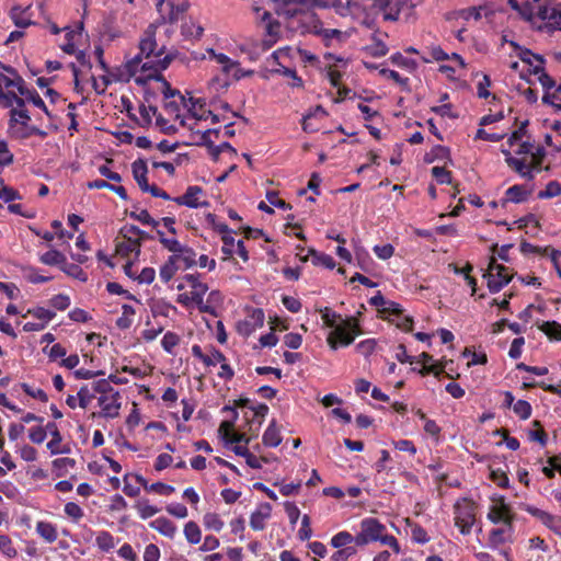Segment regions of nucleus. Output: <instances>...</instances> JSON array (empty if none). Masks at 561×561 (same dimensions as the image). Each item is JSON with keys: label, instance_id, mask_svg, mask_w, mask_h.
Returning <instances> with one entry per match:
<instances>
[{"label": "nucleus", "instance_id": "obj_46", "mask_svg": "<svg viewBox=\"0 0 561 561\" xmlns=\"http://www.w3.org/2000/svg\"><path fill=\"white\" fill-rule=\"evenodd\" d=\"M560 460H561V454L549 457L547 460L549 466L542 467V469H541L542 473L549 479L554 478L556 471H558L561 474Z\"/></svg>", "mask_w": 561, "mask_h": 561}, {"label": "nucleus", "instance_id": "obj_57", "mask_svg": "<svg viewBox=\"0 0 561 561\" xmlns=\"http://www.w3.org/2000/svg\"><path fill=\"white\" fill-rule=\"evenodd\" d=\"M64 511L73 523H78L84 516L83 510L75 502L66 503Z\"/></svg>", "mask_w": 561, "mask_h": 561}, {"label": "nucleus", "instance_id": "obj_9", "mask_svg": "<svg viewBox=\"0 0 561 561\" xmlns=\"http://www.w3.org/2000/svg\"><path fill=\"white\" fill-rule=\"evenodd\" d=\"M522 508L561 538V516L553 515L530 504H524Z\"/></svg>", "mask_w": 561, "mask_h": 561}, {"label": "nucleus", "instance_id": "obj_43", "mask_svg": "<svg viewBox=\"0 0 561 561\" xmlns=\"http://www.w3.org/2000/svg\"><path fill=\"white\" fill-rule=\"evenodd\" d=\"M533 425L537 428L528 432L529 440L537 442L541 447H545L548 443V435L546 431L543 430L541 423L537 420L533 422Z\"/></svg>", "mask_w": 561, "mask_h": 561}, {"label": "nucleus", "instance_id": "obj_52", "mask_svg": "<svg viewBox=\"0 0 561 561\" xmlns=\"http://www.w3.org/2000/svg\"><path fill=\"white\" fill-rule=\"evenodd\" d=\"M76 463L77 462L73 458H68V457L57 458V459L53 460V468L55 470H57V476L61 477L67 472V470L69 468H71V469L75 468Z\"/></svg>", "mask_w": 561, "mask_h": 561}, {"label": "nucleus", "instance_id": "obj_3", "mask_svg": "<svg viewBox=\"0 0 561 561\" xmlns=\"http://www.w3.org/2000/svg\"><path fill=\"white\" fill-rule=\"evenodd\" d=\"M3 71L5 73L0 72V105L7 108L12 107L13 104L23 107L25 101L21 95L25 93L24 79L11 66L4 68Z\"/></svg>", "mask_w": 561, "mask_h": 561}, {"label": "nucleus", "instance_id": "obj_29", "mask_svg": "<svg viewBox=\"0 0 561 561\" xmlns=\"http://www.w3.org/2000/svg\"><path fill=\"white\" fill-rule=\"evenodd\" d=\"M66 256L64 253H61L60 251L58 250H55V249H51L45 253H43L41 256H39V262L45 264V265H49V266H59L61 268V266L65 264L66 262Z\"/></svg>", "mask_w": 561, "mask_h": 561}, {"label": "nucleus", "instance_id": "obj_16", "mask_svg": "<svg viewBox=\"0 0 561 561\" xmlns=\"http://www.w3.org/2000/svg\"><path fill=\"white\" fill-rule=\"evenodd\" d=\"M10 18L14 25L19 28H26L34 24L32 21L33 12L32 7H21V5H14L10 10Z\"/></svg>", "mask_w": 561, "mask_h": 561}, {"label": "nucleus", "instance_id": "obj_60", "mask_svg": "<svg viewBox=\"0 0 561 561\" xmlns=\"http://www.w3.org/2000/svg\"><path fill=\"white\" fill-rule=\"evenodd\" d=\"M25 272V278L32 284L47 283L51 279L49 276H43L37 273V268L33 266H26L23 268Z\"/></svg>", "mask_w": 561, "mask_h": 561}, {"label": "nucleus", "instance_id": "obj_11", "mask_svg": "<svg viewBox=\"0 0 561 561\" xmlns=\"http://www.w3.org/2000/svg\"><path fill=\"white\" fill-rule=\"evenodd\" d=\"M488 519L493 524L504 523L508 527H512L514 515L510 505L505 503L504 497L500 499L499 504L490 507Z\"/></svg>", "mask_w": 561, "mask_h": 561}, {"label": "nucleus", "instance_id": "obj_38", "mask_svg": "<svg viewBox=\"0 0 561 561\" xmlns=\"http://www.w3.org/2000/svg\"><path fill=\"white\" fill-rule=\"evenodd\" d=\"M402 7V1L391 2L390 0H387V5L385 9H382L381 12L383 20L391 22L397 21L399 19Z\"/></svg>", "mask_w": 561, "mask_h": 561}, {"label": "nucleus", "instance_id": "obj_53", "mask_svg": "<svg viewBox=\"0 0 561 561\" xmlns=\"http://www.w3.org/2000/svg\"><path fill=\"white\" fill-rule=\"evenodd\" d=\"M27 314H31L38 320H42L41 323H45V325L56 317V313L54 311L45 309L43 307H35L33 309H28Z\"/></svg>", "mask_w": 561, "mask_h": 561}, {"label": "nucleus", "instance_id": "obj_18", "mask_svg": "<svg viewBox=\"0 0 561 561\" xmlns=\"http://www.w3.org/2000/svg\"><path fill=\"white\" fill-rule=\"evenodd\" d=\"M199 274H186L184 279L192 287V299L195 304L201 305L203 302V297L208 290V286L198 279Z\"/></svg>", "mask_w": 561, "mask_h": 561}, {"label": "nucleus", "instance_id": "obj_34", "mask_svg": "<svg viewBox=\"0 0 561 561\" xmlns=\"http://www.w3.org/2000/svg\"><path fill=\"white\" fill-rule=\"evenodd\" d=\"M308 254L312 256V264L316 266L321 265L329 270H333L336 265L334 259L331 255L320 253L312 248L308 250Z\"/></svg>", "mask_w": 561, "mask_h": 561}, {"label": "nucleus", "instance_id": "obj_14", "mask_svg": "<svg viewBox=\"0 0 561 561\" xmlns=\"http://www.w3.org/2000/svg\"><path fill=\"white\" fill-rule=\"evenodd\" d=\"M272 505L267 502L261 503L250 516V527L255 531H261L266 526V520L271 518Z\"/></svg>", "mask_w": 561, "mask_h": 561}, {"label": "nucleus", "instance_id": "obj_17", "mask_svg": "<svg viewBox=\"0 0 561 561\" xmlns=\"http://www.w3.org/2000/svg\"><path fill=\"white\" fill-rule=\"evenodd\" d=\"M119 394L117 391L111 396H101L99 398V405L102 408L101 415L104 417L114 419L118 415L121 403L118 402Z\"/></svg>", "mask_w": 561, "mask_h": 561}, {"label": "nucleus", "instance_id": "obj_55", "mask_svg": "<svg viewBox=\"0 0 561 561\" xmlns=\"http://www.w3.org/2000/svg\"><path fill=\"white\" fill-rule=\"evenodd\" d=\"M179 343L180 336L171 331H168L161 340L162 348L169 354H173V350Z\"/></svg>", "mask_w": 561, "mask_h": 561}, {"label": "nucleus", "instance_id": "obj_58", "mask_svg": "<svg viewBox=\"0 0 561 561\" xmlns=\"http://www.w3.org/2000/svg\"><path fill=\"white\" fill-rule=\"evenodd\" d=\"M0 199L10 203L15 199H21V195L13 187L5 185L3 180H0Z\"/></svg>", "mask_w": 561, "mask_h": 561}, {"label": "nucleus", "instance_id": "obj_27", "mask_svg": "<svg viewBox=\"0 0 561 561\" xmlns=\"http://www.w3.org/2000/svg\"><path fill=\"white\" fill-rule=\"evenodd\" d=\"M172 256H176V263L182 262L184 268H191L197 264L196 252L186 245H183L181 250L176 254H172Z\"/></svg>", "mask_w": 561, "mask_h": 561}, {"label": "nucleus", "instance_id": "obj_56", "mask_svg": "<svg viewBox=\"0 0 561 561\" xmlns=\"http://www.w3.org/2000/svg\"><path fill=\"white\" fill-rule=\"evenodd\" d=\"M561 195V184L558 181H550L546 188L538 193V197L541 199L552 198Z\"/></svg>", "mask_w": 561, "mask_h": 561}, {"label": "nucleus", "instance_id": "obj_7", "mask_svg": "<svg viewBox=\"0 0 561 561\" xmlns=\"http://www.w3.org/2000/svg\"><path fill=\"white\" fill-rule=\"evenodd\" d=\"M483 277L486 279L490 293L495 294L511 282L513 275L510 273L508 267L499 264L496 259L491 256L488 270L483 274Z\"/></svg>", "mask_w": 561, "mask_h": 561}, {"label": "nucleus", "instance_id": "obj_31", "mask_svg": "<svg viewBox=\"0 0 561 561\" xmlns=\"http://www.w3.org/2000/svg\"><path fill=\"white\" fill-rule=\"evenodd\" d=\"M529 195V192L525 190L523 185L515 184L511 187H508L505 192V201L506 202H513V203H523L527 199Z\"/></svg>", "mask_w": 561, "mask_h": 561}, {"label": "nucleus", "instance_id": "obj_51", "mask_svg": "<svg viewBox=\"0 0 561 561\" xmlns=\"http://www.w3.org/2000/svg\"><path fill=\"white\" fill-rule=\"evenodd\" d=\"M514 413L520 420H528L531 416V404L526 400H517L513 405Z\"/></svg>", "mask_w": 561, "mask_h": 561}, {"label": "nucleus", "instance_id": "obj_37", "mask_svg": "<svg viewBox=\"0 0 561 561\" xmlns=\"http://www.w3.org/2000/svg\"><path fill=\"white\" fill-rule=\"evenodd\" d=\"M136 311L130 305H123L122 316L116 320V325L121 330H127L131 327Z\"/></svg>", "mask_w": 561, "mask_h": 561}, {"label": "nucleus", "instance_id": "obj_12", "mask_svg": "<svg viewBox=\"0 0 561 561\" xmlns=\"http://www.w3.org/2000/svg\"><path fill=\"white\" fill-rule=\"evenodd\" d=\"M203 188L197 185H191L186 188L185 193L181 196L174 197L173 201L178 205H183L190 208H199L208 206V202H199L197 196L203 194Z\"/></svg>", "mask_w": 561, "mask_h": 561}, {"label": "nucleus", "instance_id": "obj_33", "mask_svg": "<svg viewBox=\"0 0 561 561\" xmlns=\"http://www.w3.org/2000/svg\"><path fill=\"white\" fill-rule=\"evenodd\" d=\"M116 252L122 256H128L133 252L138 255L140 253V242L137 238L135 240L124 239V241L117 242Z\"/></svg>", "mask_w": 561, "mask_h": 561}, {"label": "nucleus", "instance_id": "obj_8", "mask_svg": "<svg viewBox=\"0 0 561 561\" xmlns=\"http://www.w3.org/2000/svg\"><path fill=\"white\" fill-rule=\"evenodd\" d=\"M360 530L356 535V546L364 547L370 542L378 541L381 534L386 531V526L377 518L366 517L360 520Z\"/></svg>", "mask_w": 561, "mask_h": 561}, {"label": "nucleus", "instance_id": "obj_63", "mask_svg": "<svg viewBox=\"0 0 561 561\" xmlns=\"http://www.w3.org/2000/svg\"><path fill=\"white\" fill-rule=\"evenodd\" d=\"M356 553V547L340 548L331 556V561H348Z\"/></svg>", "mask_w": 561, "mask_h": 561}, {"label": "nucleus", "instance_id": "obj_1", "mask_svg": "<svg viewBox=\"0 0 561 561\" xmlns=\"http://www.w3.org/2000/svg\"><path fill=\"white\" fill-rule=\"evenodd\" d=\"M156 9L158 11L159 19L146 28L139 41V53L126 64L130 76L136 73L144 58L148 60L161 58V55L164 54V47H161L156 51L158 46L156 41L157 27L161 24L176 23L181 15L188 10V2L183 1L176 4L174 0H157Z\"/></svg>", "mask_w": 561, "mask_h": 561}, {"label": "nucleus", "instance_id": "obj_22", "mask_svg": "<svg viewBox=\"0 0 561 561\" xmlns=\"http://www.w3.org/2000/svg\"><path fill=\"white\" fill-rule=\"evenodd\" d=\"M149 526L170 539H173L178 531L175 524L167 517H158Z\"/></svg>", "mask_w": 561, "mask_h": 561}, {"label": "nucleus", "instance_id": "obj_20", "mask_svg": "<svg viewBox=\"0 0 561 561\" xmlns=\"http://www.w3.org/2000/svg\"><path fill=\"white\" fill-rule=\"evenodd\" d=\"M283 440L280 434V427L277 425L275 419H273L267 428L264 431L262 436V443L266 447H277Z\"/></svg>", "mask_w": 561, "mask_h": 561}, {"label": "nucleus", "instance_id": "obj_13", "mask_svg": "<svg viewBox=\"0 0 561 561\" xmlns=\"http://www.w3.org/2000/svg\"><path fill=\"white\" fill-rule=\"evenodd\" d=\"M188 102H190L188 112L194 118H196L198 121H202V119L206 121V119L210 118L213 124H216L219 122V117L217 114H214L210 110L205 108L206 102L204 99H196V98L191 96L188 99Z\"/></svg>", "mask_w": 561, "mask_h": 561}, {"label": "nucleus", "instance_id": "obj_41", "mask_svg": "<svg viewBox=\"0 0 561 561\" xmlns=\"http://www.w3.org/2000/svg\"><path fill=\"white\" fill-rule=\"evenodd\" d=\"M184 536L188 543L196 545L202 539V531L199 526L195 522H188L184 526Z\"/></svg>", "mask_w": 561, "mask_h": 561}, {"label": "nucleus", "instance_id": "obj_15", "mask_svg": "<svg viewBox=\"0 0 561 561\" xmlns=\"http://www.w3.org/2000/svg\"><path fill=\"white\" fill-rule=\"evenodd\" d=\"M249 409L252 411V417L248 420L249 432H251L252 436H257L259 431L264 422L265 416L268 413V407L265 403H259L256 405H251Z\"/></svg>", "mask_w": 561, "mask_h": 561}, {"label": "nucleus", "instance_id": "obj_40", "mask_svg": "<svg viewBox=\"0 0 561 561\" xmlns=\"http://www.w3.org/2000/svg\"><path fill=\"white\" fill-rule=\"evenodd\" d=\"M491 12V10L486 5H479V7H470L467 9H463L461 11V16L465 20H474L479 21L483 15L488 16Z\"/></svg>", "mask_w": 561, "mask_h": 561}, {"label": "nucleus", "instance_id": "obj_59", "mask_svg": "<svg viewBox=\"0 0 561 561\" xmlns=\"http://www.w3.org/2000/svg\"><path fill=\"white\" fill-rule=\"evenodd\" d=\"M129 217L140 221L142 225L152 226L153 228H157L159 225V221L153 219L147 209H141L140 211H130Z\"/></svg>", "mask_w": 561, "mask_h": 561}, {"label": "nucleus", "instance_id": "obj_21", "mask_svg": "<svg viewBox=\"0 0 561 561\" xmlns=\"http://www.w3.org/2000/svg\"><path fill=\"white\" fill-rule=\"evenodd\" d=\"M30 122H21V124L16 125L14 128H10L12 135L18 139H26L33 135H36L41 138H45L47 133L36 126H32L28 124Z\"/></svg>", "mask_w": 561, "mask_h": 561}, {"label": "nucleus", "instance_id": "obj_49", "mask_svg": "<svg viewBox=\"0 0 561 561\" xmlns=\"http://www.w3.org/2000/svg\"><path fill=\"white\" fill-rule=\"evenodd\" d=\"M51 435V439L47 443V449L53 450L56 446H59L62 442V436L58 430V426L55 422H48L46 424V433Z\"/></svg>", "mask_w": 561, "mask_h": 561}, {"label": "nucleus", "instance_id": "obj_30", "mask_svg": "<svg viewBox=\"0 0 561 561\" xmlns=\"http://www.w3.org/2000/svg\"><path fill=\"white\" fill-rule=\"evenodd\" d=\"M134 507L141 519H148L160 512V508L151 505L147 499L138 500Z\"/></svg>", "mask_w": 561, "mask_h": 561}, {"label": "nucleus", "instance_id": "obj_35", "mask_svg": "<svg viewBox=\"0 0 561 561\" xmlns=\"http://www.w3.org/2000/svg\"><path fill=\"white\" fill-rule=\"evenodd\" d=\"M176 256L170 255L168 261L160 267V278L163 283H169L175 275L179 266L176 265Z\"/></svg>", "mask_w": 561, "mask_h": 561}, {"label": "nucleus", "instance_id": "obj_50", "mask_svg": "<svg viewBox=\"0 0 561 561\" xmlns=\"http://www.w3.org/2000/svg\"><path fill=\"white\" fill-rule=\"evenodd\" d=\"M60 270L67 275L77 278L81 282H87L88 279L85 272L78 264L67 263L66 261Z\"/></svg>", "mask_w": 561, "mask_h": 561}, {"label": "nucleus", "instance_id": "obj_62", "mask_svg": "<svg viewBox=\"0 0 561 561\" xmlns=\"http://www.w3.org/2000/svg\"><path fill=\"white\" fill-rule=\"evenodd\" d=\"M147 492L168 496L175 492V488L163 482H154L149 485Z\"/></svg>", "mask_w": 561, "mask_h": 561}, {"label": "nucleus", "instance_id": "obj_36", "mask_svg": "<svg viewBox=\"0 0 561 561\" xmlns=\"http://www.w3.org/2000/svg\"><path fill=\"white\" fill-rule=\"evenodd\" d=\"M10 119H9V127L14 128L16 125L21 124V122H30L31 116L28 114V111L25 108V105L23 107H20L16 105V107H10Z\"/></svg>", "mask_w": 561, "mask_h": 561}, {"label": "nucleus", "instance_id": "obj_54", "mask_svg": "<svg viewBox=\"0 0 561 561\" xmlns=\"http://www.w3.org/2000/svg\"><path fill=\"white\" fill-rule=\"evenodd\" d=\"M0 551L9 559H13L18 556V551L8 535L0 534Z\"/></svg>", "mask_w": 561, "mask_h": 561}, {"label": "nucleus", "instance_id": "obj_61", "mask_svg": "<svg viewBox=\"0 0 561 561\" xmlns=\"http://www.w3.org/2000/svg\"><path fill=\"white\" fill-rule=\"evenodd\" d=\"M432 175L436 179L439 184H451V172L444 167H433Z\"/></svg>", "mask_w": 561, "mask_h": 561}, {"label": "nucleus", "instance_id": "obj_45", "mask_svg": "<svg viewBox=\"0 0 561 561\" xmlns=\"http://www.w3.org/2000/svg\"><path fill=\"white\" fill-rule=\"evenodd\" d=\"M319 312L321 313V318L323 320V323L328 328H335L337 327V321L343 322L342 316L333 311L330 307H324L319 309Z\"/></svg>", "mask_w": 561, "mask_h": 561}, {"label": "nucleus", "instance_id": "obj_48", "mask_svg": "<svg viewBox=\"0 0 561 561\" xmlns=\"http://www.w3.org/2000/svg\"><path fill=\"white\" fill-rule=\"evenodd\" d=\"M210 54L213 58L222 66V71L226 73H230L233 68L237 67L238 62L232 60L230 57L222 53H215V50L210 49Z\"/></svg>", "mask_w": 561, "mask_h": 561}, {"label": "nucleus", "instance_id": "obj_2", "mask_svg": "<svg viewBox=\"0 0 561 561\" xmlns=\"http://www.w3.org/2000/svg\"><path fill=\"white\" fill-rule=\"evenodd\" d=\"M387 5V0H335L333 7L343 16L352 15L362 20V24L368 28L376 25L377 16Z\"/></svg>", "mask_w": 561, "mask_h": 561}, {"label": "nucleus", "instance_id": "obj_23", "mask_svg": "<svg viewBox=\"0 0 561 561\" xmlns=\"http://www.w3.org/2000/svg\"><path fill=\"white\" fill-rule=\"evenodd\" d=\"M547 7L545 0H525L520 3L518 13L527 21H531L534 16H538L540 8Z\"/></svg>", "mask_w": 561, "mask_h": 561}, {"label": "nucleus", "instance_id": "obj_39", "mask_svg": "<svg viewBox=\"0 0 561 561\" xmlns=\"http://www.w3.org/2000/svg\"><path fill=\"white\" fill-rule=\"evenodd\" d=\"M95 545L103 552H108L115 547V540L110 531H99L95 538Z\"/></svg>", "mask_w": 561, "mask_h": 561}, {"label": "nucleus", "instance_id": "obj_47", "mask_svg": "<svg viewBox=\"0 0 561 561\" xmlns=\"http://www.w3.org/2000/svg\"><path fill=\"white\" fill-rule=\"evenodd\" d=\"M203 524L207 529L219 533L225 523L217 513H206L203 517Z\"/></svg>", "mask_w": 561, "mask_h": 561}, {"label": "nucleus", "instance_id": "obj_26", "mask_svg": "<svg viewBox=\"0 0 561 561\" xmlns=\"http://www.w3.org/2000/svg\"><path fill=\"white\" fill-rule=\"evenodd\" d=\"M36 531L48 543H53L57 540L58 534L56 526L49 522H37Z\"/></svg>", "mask_w": 561, "mask_h": 561}, {"label": "nucleus", "instance_id": "obj_4", "mask_svg": "<svg viewBox=\"0 0 561 561\" xmlns=\"http://www.w3.org/2000/svg\"><path fill=\"white\" fill-rule=\"evenodd\" d=\"M358 334H360L358 321L355 318H347L329 333L327 342L330 348L335 351L339 346L351 345Z\"/></svg>", "mask_w": 561, "mask_h": 561}, {"label": "nucleus", "instance_id": "obj_64", "mask_svg": "<svg viewBox=\"0 0 561 561\" xmlns=\"http://www.w3.org/2000/svg\"><path fill=\"white\" fill-rule=\"evenodd\" d=\"M49 304L55 309L64 311L70 306V297L65 294H58L49 299Z\"/></svg>", "mask_w": 561, "mask_h": 561}, {"label": "nucleus", "instance_id": "obj_5", "mask_svg": "<svg viewBox=\"0 0 561 561\" xmlns=\"http://www.w3.org/2000/svg\"><path fill=\"white\" fill-rule=\"evenodd\" d=\"M173 60V55L168 54L162 58L150 59L140 65L141 75L135 78V82L138 85H145L148 81H164V77L162 71L165 70L171 61Z\"/></svg>", "mask_w": 561, "mask_h": 561}, {"label": "nucleus", "instance_id": "obj_42", "mask_svg": "<svg viewBox=\"0 0 561 561\" xmlns=\"http://www.w3.org/2000/svg\"><path fill=\"white\" fill-rule=\"evenodd\" d=\"M539 329L550 340L561 341V324L557 321H545L539 325Z\"/></svg>", "mask_w": 561, "mask_h": 561}, {"label": "nucleus", "instance_id": "obj_44", "mask_svg": "<svg viewBox=\"0 0 561 561\" xmlns=\"http://www.w3.org/2000/svg\"><path fill=\"white\" fill-rule=\"evenodd\" d=\"M24 92L25 93L21 95V98H23L24 101L32 102L36 107L41 108L47 116H50V112L48 111L45 102L39 96L36 90H28L27 88H25Z\"/></svg>", "mask_w": 561, "mask_h": 561}, {"label": "nucleus", "instance_id": "obj_32", "mask_svg": "<svg viewBox=\"0 0 561 561\" xmlns=\"http://www.w3.org/2000/svg\"><path fill=\"white\" fill-rule=\"evenodd\" d=\"M203 33L204 28L192 20L184 22L181 26V34L185 39H199Z\"/></svg>", "mask_w": 561, "mask_h": 561}, {"label": "nucleus", "instance_id": "obj_28", "mask_svg": "<svg viewBox=\"0 0 561 561\" xmlns=\"http://www.w3.org/2000/svg\"><path fill=\"white\" fill-rule=\"evenodd\" d=\"M538 18L543 21H550L554 28L561 30V11H558L556 8H550L548 5L540 8L538 11Z\"/></svg>", "mask_w": 561, "mask_h": 561}, {"label": "nucleus", "instance_id": "obj_10", "mask_svg": "<svg viewBox=\"0 0 561 561\" xmlns=\"http://www.w3.org/2000/svg\"><path fill=\"white\" fill-rule=\"evenodd\" d=\"M510 44L514 48L518 58L531 67V73L538 75L540 71H542V66H545V58L541 55L535 54L526 47H522L516 42H511Z\"/></svg>", "mask_w": 561, "mask_h": 561}, {"label": "nucleus", "instance_id": "obj_24", "mask_svg": "<svg viewBox=\"0 0 561 561\" xmlns=\"http://www.w3.org/2000/svg\"><path fill=\"white\" fill-rule=\"evenodd\" d=\"M131 171L133 176L139 185L140 190L144 191L145 188H147L149 183L147 179L148 168L146 161L142 159H137L136 161H134L131 164Z\"/></svg>", "mask_w": 561, "mask_h": 561}, {"label": "nucleus", "instance_id": "obj_6", "mask_svg": "<svg viewBox=\"0 0 561 561\" xmlns=\"http://www.w3.org/2000/svg\"><path fill=\"white\" fill-rule=\"evenodd\" d=\"M476 504L468 497L458 500L454 505L455 525L462 535H469L476 523Z\"/></svg>", "mask_w": 561, "mask_h": 561}, {"label": "nucleus", "instance_id": "obj_25", "mask_svg": "<svg viewBox=\"0 0 561 561\" xmlns=\"http://www.w3.org/2000/svg\"><path fill=\"white\" fill-rule=\"evenodd\" d=\"M330 545L335 549L356 547V536H353L346 530H342L331 538Z\"/></svg>", "mask_w": 561, "mask_h": 561}, {"label": "nucleus", "instance_id": "obj_19", "mask_svg": "<svg viewBox=\"0 0 561 561\" xmlns=\"http://www.w3.org/2000/svg\"><path fill=\"white\" fill-rule=\"evenodd\" d=\"M502 152L505 156V162L511 169L529 181L534 179L530 167H528L524 160L514 158L508 150H502Z\"/></svg>", "mask_w": 561, "mask_h": 561}]
</instances>
